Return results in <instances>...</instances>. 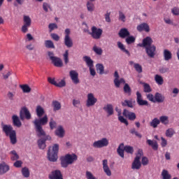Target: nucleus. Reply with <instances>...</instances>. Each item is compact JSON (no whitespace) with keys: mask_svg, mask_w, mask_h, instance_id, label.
<instances>
[{"mask_svg":"<svg viewBox=\"0 0 179 179\" xmlns=\"http://www.w3.org/2000/svg\"><path fill=\"white\" fill-rule=\"evenodd\" d=\"M48 123V116H47V115H45L43 117L39 119H35V121L33 122L37 136L38 138L44 136L42 139L45 141V142H47V141H51L52 139L50 135L45 136V131L43 129V125H47Z\"/></svg>","mask_w":179,"mask_h":179,"instance_id":"nucleus-1","label":"nucleus"},{"mask_svg":"<svg viewBox=\"0 0 179 179\" xmlns=\"http://www.w3.org/2000/svg\"><path fill=\"white\" fill-rule=\"evenodd\" d=\"M45 47L46 48H55V45H54V42L51 40L45 41Z\"/></svg>","mask_w":179,"mask_h":179,"instance_id":"nucleus-43","label":"nucleus"},{"mask_svg":"<svg viewBox=\"0 0 179 179\" xmlns=\"http://www.w3.org/2000/svg\"><path fill=\"white\" fill-rule=\"evenodd\" d=\"M58 150H59V145L55 144L52 146V150L49 148L48 152V157L50 162H57L58 160Z\"/></svg>","mask_w":179,"mask_h":179,"instance_id":"nucleus-4","label":"nucleus"},{"mask_svg":"<svg viewBox=\"0 0 179 179\" xmlns=\"http://www.w3.org/2000/svg\"><path fill=\"white\" fill-rule=\"evenodd\" d=\"M123 115L124 117H126V118H128L129 121H135L136 120V114L134 112H131L127 109L123 110Z\"/></svg>","mask_w":179,"mask_h":179,"instance_id":"nucleus-17","label":"nucleus"},{"mask_svg":"<svg viewBox=\"0 0 179 179\" xmlns=\"http://www.w3.org/2000/svg\"><path fill=\"white\" fill-rule=\"evenodd\" d=\"M36 113L37 117H38V118H41V117H43L45 113V110H44V108H43V106L39 105L36 106Z\"/></svg>","mask_w":179,"mask_h":179,"instance_id":"nucleus-29","label":"nucleus"},{"mask_svg":"<svg viewBox=\"0 0 179 179\" xmlns=\"http://www.w3.org/2000/svg\"><path fill=\"white\" fill-rule=\"evenodd\" d=\"M175 133L174 129L169 128L166 131V136H167V138H172Z\"/></svg>","mask_w":179,"mask_h":179,"instance_id":"nucleus-52","label":"nucleus"},{"mask_svg":"<svg viewBox=\"0 0 179 179\" xmlns=\"http://www.w3.org/2000/svg\"><path fill=\"white\" fill-rule=\"evenodd\" d=\"M137 31H145V33H149L150 31V27H149V24L146 22H143L140 24H138L136 27Z\"/></svg>","mask_w":179,"mask_h":179,"instance_id":"nucleus-18","label":"nucleus"},{"mask_svg":"<svg viewBox=\"0 0 179 179\" xmlns=\"http://www.w3.org/2000/svg\"><path fill=\"white\" fill-rule=\"evenodd\" d=\"M96 68V71L99 75H103L104 73V66L102 64H97Z\"/></svg>","mask_w":179,"mask_h":179,"instance_id":"nucleus-36","label":"nucleus"},{"mask_svg":"<svg viewBox=\"0 0 179 179\" xmlns=\"http://www.w3.org/2000/svg\"><path fill=\"white\" fill-rule=\"evenodd\" d=\"M145 48V52L150 58H155V55H156V46L152 45V46H148Z\"/></svg>","mask_w":179,"mask_h":179,"instance_id":"nucleus-16","label":"nucleus"},{"mask_svg":"<svg viewBox=\"0 0 179 179\" xmlns=\"http://www.w3.org/2000/svg\"><path fill=\"white\" fill-rule=\"evenodd\" d=\"M144 93H150L152 92V87L146 83H143Z\"/></svg>","mask_w":179,"mask_h":179,"instance_id":"nucleus-44","label":"nucleus"},{"mask_svg":"<svg viewBox=\"0 0 179 179\" xmlns=\"http://www.w3.org/2000/svg\"><path fill=\"white\" fill-rule=\"evenodd\" d=\"M155 80L157 85H162L163 83H164V80L163 79V77L162 76L157 74L155 76Z\"/></svg>","mask_w":179,"mask_h":179,"instance_id":"nucleus-35","label":"nucleus"},{"mask_svg":"<svg viewBox=\"0 0 179 179\" xmlns=\"http://www.w3.org/2000/svg\"><path fill=\"white\" fill-rule=\"evenodd\" d=\"M117 47L120 48L123 52H125L129 57L131 55V53H129V51L128 50L125 49V47L124 46V44L121 42H117Z\"/></svg>","mask_w":179,"mask_h":179,"instance_id":"nucleus-37","label":"nucleus"},{"mask_svg":"<svg viewBox=\"0 0 179 179\" xmlns=\"http://www.w3.org/2000/svg\"><path fill=\"white\" fill-rule=\"evenodd\" d=\"M52 62L55 66H57V68H62V66H64L62 59L59 57H56L55 59L52 60Z\"/></svg>","mask_w":179,"mask_h":179,"instance_id":"nucleus-25","label":"nucleus"},{"mask_svg":"<svg viewBox=\"0 0 179 179\" xmlns=\"http://www.w3.org/2000/svg\"><path fill=\"white\" fill-rule=\"evenodd\" d=\"M118 20H120V22H122V23H125V22H127V16H125L124 12L121 10L119 11Z\"/></svg>","mask_w":179,"mask_h":179,"instance_id":"nucleus-39","label":"nucleus"},{"mask_svg":"<svg viewBox=\"0 0 179 179\" xmlns=\"http://www.w3.org/2000/svg\"><path fill=\"white\" fill-rule=\"evenodd\" d=\"M49 179H64V176H62V173L59 171V169H56L52 171L51 173L48 175Z\"/></svg>","mask_w":179,"mask_h":179,"instance_id":"nucleus-12","label":"nucleus"},{"mask_svg":"<svg viewBox=\"0 0 179 179\" xmlns=\"http://www.w3.org/2000/svg\"><path fill=\"white\" fill-rule=\"evenodd\" d=\"M20 89H22L23 93H30L31 92V88L27 84L20 85Z\"/></svg>","mask_w":179,"mask_h":179,"instance_id":"nucleus-34","label":"nucleus"},{"mask_svg":"<svg viewBox=\"0 0 179 179\" xmlns=\"http://www.w3.org/2000/svg\"><path fill=\"white\" fill-rule=\"evenodd\" d=\"M143 156V151L138 150V153L131 164L132 170H139L142 167V163H141V159Z\"/></svg>","mask_w":179,"mask_h":179,"instance_id":"nucleus-5","label":"nucleus"},{"mask_svg":"<svg viewBox=\"0 0 179 179\" xmlns=\"http://www.w3.org/2000/svg\"><path fill=\"white\" fill-rule=\"evenodd\" d=\"M102 164L104 173L108 176V177H110L111 170H110V167H108V161L107 159H103Z\"/></svg>","mask_w":179,"mask_h":179,"instance_id":"nucleus-19","label":"nucleus"},{"mask_svg":"<svg viewBox=\"0 0 179 179\" xmlns=\"http://www.w3.org/2000/svg\"><path fill=\"white\" fill-rule=\"evenodd\" d=\"M65 86H66V83L65 82V80H62L59 83H56L57 87H65Z\"/></svg>","mask_w":179,"mask_h":179,"instance_id":"nucleus-58","label":"nucleus"},{"mask_svg":"<svg viewBox=\"0 0 179 179\" xmlns=\"http://www.w3.org/2000/svg\"><path fill=\"white\" fill-rule=\"evenodd\" d=\"M118 34L121 38H126L129 37V36H131V33H129V31H128L127 28H122Z\"/></svg>","mask_w":179,"mask_h":179,"instance_id":"nucleus-20","label":"nucleus"},{"mask_svg":"<svg viewBox=\"0 0 179 179\" xmlns=\"http://www.w3.org/2000/svg\"><path fill=\"white\" fill-rule=\"evenodd\" d=\"M49 127L51 130L55 129L57 128V122L54 119L51 118L49 122Z\"/></svg>","mask_w":179,"mask_h":179,"instance_id":"nucleus-54","label":"nucleus"},{"mask_svg":"<svg viewBox=\"0 0 179 179\" xmlns=\"http://www.w3.org/2000/svg\"><path fill=\"white\" fill-rule=\"evenodd\" d=\"M93 51L96 54V55H101L103 54V49L94 45L92 48Z\"/></svg>","mask_w":179,"mask_h":179,"instance_id":"nucleus-50","label":"nucleus"},{"mask_svg":"<svg viewBox=\"0 0 179 179\" xmlns=\"http://www.w3.org/2000/svg\"><path fill=\"white\" fill-rule=\"evenodd\" d=\"M13 125L14 127H17V128H20L22 127V122H20V119H19V116L16 115H13L12 116Z\"/></svg>","mask_w":179,"mask_h":179,"instance_id":"nucleus-22","label":"nucleus"},{"mask_svg":"<svg viewBox=\"0 0 179 179\" xmlns=\"http://www.w3.org/2000/svg\"><path fill=\"white\" fill-rule=\"evenodd\" d=\"M20 118L22 121L26 120H30L31 118V114H30V111L29 109L26 108V106L22 107L20 111Z\"/></svg>","mask_w":179,"mask_h":179,"instance_id":"nucleus-10","label":"nucleus"},{"mask_svg":"<svg viewBox=\"0 0 179 179\" xmlns=\"http://www.w3.org/2000/svg\"><path fill=\"white\" fill-rule=\"evenodd\" d=\"M163 55L164 61H170L173 58V54L167 49L164 50Z\"/></svg>","mask_w":179,"mask_h":179,"instance_id":"nucleus-28","label":"nucleus"},{"mask_svg":"<svg viewBox=\"0 0 179 179\" xmlns=\"http://www.w3.org/2000/svg\"><path fill=\"white\" fill-rule=\"evenodd\" d=\"M166 100V97L159 92H156L155 94L154 103H164Z\"/></svg>","mask_w":179,"mask_h":179,"instance_id":"nucleus-21","label":"nucleus"},{"mask_svg":"<svg viewBox=\"0 0 179 179\" xmlns=\"http://www.w3.org/2000/svg\"><path fill=\"white\" fill-rule=\"evenodd\" d=\"M134 69H136L138 73H142V66L139 64H134Z\"/></svg>","mask_w":179,"mask_h":179,"instance_id":"nucleus-59","label":"nucleus"},{"mask_svg":"<svg viewBox=\"0 0 179 179\" xmlns=\"http://www.w3.org/2000/svg\"><path fill=\"white\" fill-rule=\"evenodd\" d=\"M153 44V39H152L150 36L145 37L143 39L142 43H139L138 47H143V48H146L148 47H151Z\"/></svg>","mask_w":179,"mask_h":179,"instance_id":"nucleus-15","label":"nucleus"},{"mask_svg":"<svg viewBox=\"0 0 179 179\" xmlns=\"http://www.w3.org/2000/svg\"><path fill=\"white\" fill-rule=\"evenodd\" d=\"M78 160V155L76 154H66L65 156L60 158L61 166L64 169H66L69 164H73Z\"/></svg>","mask_w":179,"mask_h":179,"instance_id":"nucleus-3","label":"nucleus"},{"mask_svg":"<svg viewBox=\"0 0 179 179\" xmlns=\"http://www.w3.org/2000/svg\"><path fill=\"white\" fill-rule=\"evenodd\" d=\"M135 37H134L133 36H129L126 38L125 41L127 43V44H134V43H135Z\"/></svg>","mask_w":179,"mask_h":179,"instance_id":"nucleus-49","label":"nucleus"},{"mask_svg":"<svg viewBox=\"0 0 179 179\" xmlns=\"http://www.w3.org/2000/svg\"><path fill=\"white\" fill-rule=\"evenodd\" d=\"M2 131L4 132L6 136H8L12 145L17 143V138L16 137V130L13 129V127L10 124H3L2 126Z\"/></svg>","mask_w":179,"mask_h":179,"instance_id":"nucleus-2","label":"nucleus"},{"mask_svg":"<svg viewBox=\"0 0 179 179\" xmlns=\"http://www.w3.org/2000/svg\"><path fill=\"white\" fill-rule=\"evenodd\" d=\"M70 78L74 83V85H78V83H80V80H79V73H77L75 70H71L69 72Z\"/></svg>","mask_w":179,"mask_h":179,"instance_id":"nucleus-13","label":"nucleus"},{"mask_svg":"<svg viewBox=\"0 0 179 179\" xmlns=\"http://www.w3.org/2000/svg\"><path fill=\"white\" fill-rule=\"evenodd\" d=\"M130 134H131V135H136L137 136V138H139L141 139V138H142V134H139V132H138V131H136V128H132L129 130Z\"/></svg>","mask_w":179,"mask_h":179,"instance_id":"nucleus-51","label":"nucleus"},{"mask_svg":"<svg viewBox=\"0 0 179 179\" xmlns=\"http://www.w3.org/2000/svg\"><path fill=\"white\" fill-rule=\"evenodd\" d=\"M91 37L94 40H100L101 38V34H103V29L97 28L95 26L92 27L91 32H89Z\"/></svg>","mask_w":179,"mask_h":179,"instance_id":"nucleus-6","label":"nucleus"},{"mask_svg":"<svg viewBox=\"0 0 179 179\" xmlns=\"http://www.w3.org/2000/svg\"><path fill=\"white\" fill-rule=\"evenodd\" d=\"M118 120L120 121L122 124H125V125L128 126V120L125 119L123 116H121V111H118Z\"/></svg>","mask_w":179,"mask_h":179,"instance_id":"nucleus-45","label":"nucleus"},{"mask_svg":"<svg viewBox=\"0 0 179 179\" xmlns=\"http://www.w3.org/2000/svg\"><path fill=\"white\" fill-rule=\"evenodd\" d=\"M124 148V143H122L120 145V146L117 148V153L118 155L120 156V157L124 158V149H122Z\"/></svg>","mask_w":179,"mask_h":179,"instance_id":"nucleus-48","label":"nucleus"},{"mask_svg":"<svg viewBox=\"0 0 179 179\" xmlns=\"http://www.w3.org/2000/svg\"><path fill=\"white\" fill-rule=\"evenodd\" d=\"M55 135L58 138H64L65 136V130L62 126H59L55 131Z\"/></svg>","mask_w":179,"mask_h":179,"instance_id":"nucleus-23","label":"nucleus"},{"mask_svg":"<svg viewBox=\"0 0 179 179\" xmlns=\"http://www.w3.org/2000/svg\"><path fill=\"white\" fill-rule=\"evenodd\" d=\"M122 107H129V108H134V103L132 100H124L122 102Z\"/></svg>","mask_w":179,"mask_h":179,"instance_id":"nucleus-33","label":"nucleus"},{"mask_svg":"<svg viewBox=\"0 0 179 179\" xmlns=\"http://www.w3.org/2000/svg\"><path fill=\"white\" fill-rule=\"evenodd\" d=\"M83 59L84 62H85L87 66H88V68L90 67H94V62H93V60L92 59V58L89 56H84L83 57Z\"/></svg>","mask_w":179,"mask_h":179,"instance_id":"nucleus-27","label":"nucleus"},{"mask_svg":"<svg viewBox=\"0 0 179 179\" xmlns=\"http://www.w3.org/2000/svg\"><path fill=\"white\" fill-rule=\"evenodd\" d=\"M23 164V162L20 160H17L14 164V167H16L17 169H19L22 167V165Z\"/></svg>","mask_w":179,"mask_h":179,"instance_id":"nucleus-62","label":"nucleus"},{"mask_svg":"<svg viewBox=\"0 0 179 179\" xmlns=\"http://www.w3.org/2000/svg\"><path fill=\"white\" fill-rule=\"evenodd\" d=\"M48 29H49L50 33H51L52 30H55V29H58V25H57V24L55 23H50L48 25Z\"/></svg>","mask_w":179,"mask_h":179,"instance_id":"nucleus-57","label":"nucleus"},{"mask_svg":"<svg viewBox=\"0 0 179 179\" xmlns=\"http://www.w3.org/2000/svg\"><path fill=\"white\" fill-rule=\"evenodd\" d=\"M171 12L173 13V15H174L175 16H178L179 15V8L178 7H174L172 10Z\"/></svg>","mask_w":179,"mask_h":179,"instance_id":"nucleus-64","label":"nucleus"},{"mask_svg":"<svg viewBox=\"0 0 179 179\" xmlns=\"http://www.w3.org/2000/svg\"><path fill=\"white\" fill-rule=\"evenodd\" d=\"M109 143L110 141L107 138H102L101 140L94 141L92 144V146L96 149H101V148H107Z\"/></svg>","mask_w":179,"mask_h":179,"instance_id":"nucleus-7","label":"nucleus"},{"mask_svg":"<svg viewBox=\"0 0 179 179\" xmlns=\"http://www.w3.org/2000/svg\"><path fill=\"white\" fill-rule=\"evenodd\" d=\"M124 150L126 153H130L132 155L134 153V148L129 145H126L124 147Z\"/></svg>","mask_w":179,"mask_h":179,"instance_id":"nucleus-55","label":"nucleus"},{"mask_svg":"<svg viewBox=\"0 0 179 179\" xmlns=\"http://www.w3.org/2000/svg\"><path fill=\"white\" fill-rule=\"evenodd\" d=\"M64 64L65 65H67L69 62V51L66 50L65 52L63 55Z\"/></svg>","mask_w":179,"mask_h":179,"instance_id":"nucleus-47","label":"nucleus"},{"mask_svg":"<svg viewBox=\"0 0 179 179\" xmlns=\"http://www.w3.org/2000/svg\"><path fill=\"white\" fill-rule=\"evenodd\" d=\"M22 174L23 177L25 178H29L30 177V171H29V168L24 167L22 169Z\"/></svg>","mask_w":179,"mask_h":179,"instance_id":"nucleus-40","label":"nucleus"},{"mask_svg":"<svg viewBox=\"0 0 179 179\" xmlns=\"http://www.w3.org/2000/svg\"><path fill=\"white\" fill-rule=\"evenodd\" d=\"M136 94L137 104H138L139 106H146L147 107H148L149 102L146 100H143L142 94H141L139 91H137Z\"/></svg>","mask_w":179,"mask_h":179,"instance_id":"nucleus-14","label":"nucleus"},{"mask_svg":"<svg viewBox=\"0 0 179 179\" xmlns=\"http://www.w3.org/2000/svg\"><path fill=\"white\" fill-rule=\"evenodd\" d=\"M162 179H171V175L169 173V171L164 169L161 174Z\"/></svg>","mask_w":179,"mask_h":179,"instance_id":"nucleus-38","label":"nucleus"},{"mask_svg":"<svg viewBox=\"0 0 179 179\" xmlns=\"http://www.w3.org/2000/svg\"><path fill=\"white\" fill-rule=\"evenodd\" d=\"M38 146L39 149H45V140L43 138L38 140Z\"/></svg>","mask_w":179,"mask_h":179,"instance_id":"nucleus-46","label":"nucleus"},{"mask_svg":"<svg viewBox=\"0 0 179 179\" xmlns=\"http://www.w3.org/2000/svg\"><path fill=\"white\" fill-rule=\"evenodd\" d=\"M148 100L149 101H152V103H155V96L153 94H148L146 95Z\"/></svg>","mask_w":179,"mask_h":179,"instance_id":"nucleus-63","label":"nucleus"},{"mask_svg":"<svg viewBox=\"0 0 179 179\" xmlns=\"http://www.w3.org/2000/svg\"><path fill=\"white\" fill-rule=\"evenodd\" d=\"M147 143L149 146H152L153 150H157L159 149V144H157V141H153L152 140H147Z\"/></svg>","mask_w":179,"mask_h":179,"instance_id":"nucleus-30","label":"nucleus"},{"mask_svg":"<svg viewBox=\"0 0 179 179\" xmlns=\"http://www.w3.org/2000/svg\"><path fill=\"white\" fill-rule=\"evenodd\" d=\"M123 89H124V93H129V94H131V87H129V85L127 83L124 84Z\"/></svg>","mask_w":179,"mask_h":179,"instance_id":"nucleus-60","label":"nucleus"},{"mask_svg":"<svg viewBox=\"0 0 179 179\" xmlns=\"http://www.w3.org/2000/svg\"><path fill=\"white\" fill-rule=\"evenodd\" d=\"M10 159L12 162H15L16 160H19V155H17V152H16V150H12L10 152Z\"/></svg>","mask_w":179,"mask_h":179,"instance_id":"nucleus-42","label":"nucleus"},{"mask_svg":"<svg viewBox=\"0 0 179 179\" xmlns=\"http://www.w3.org/2000/svg\"><path fill=\"white\" fill-rule=\"evenodd\" d=\"M43 10H45V12H48V9H50V10H51V5L47 2H43Z\"/></svg>","mask_w":179,"mask_h":179,"instance_id":"nucleus-56","label":"nucleus"},{"mask_svg":"<svg viewBox=\"0 0 179 179\" xmlns=\"http://www.w3.org/2000/svg\"><path fill=\"white\" fill-rule=\"evenodd\" d=\"M114 77V83L115 85H118V80L120 79V75L118 74V71H115Z\"/></svg>","mask_w":179,"mask_h":179,"instance_id":"nucleus-61","label":"nucleus"},{"mask_svg":"<svg viewBox=\"0 0 179 179\" xmlns=\"http://www.w3.org/2000/svg\"><path fill=\"white\" fill-rule=\"evenodd\" d=\"M87 97L86 106L87 107H93V106L97 103V99L94 97L92 93L88 94Z\"/></svg>","mask_w":179,"mask_h":179,"instance_id":"nucleus-11","label":"nucleus"},{"mask_svg":"<svg viewBox=\"0 0 179 179\" xmlns=\"http://www.w3.org/2000/svg\"><path fill=\"white\" fill-rule=\"evenodd\" d=\"M24 24L21 28L22 33H27L29 31V27L31 26V18L29 15H24L23 17Z\"/></svg>","mask_w":179,"mask_h":179,"instance_id":"nucleus-9","label":"nucleus"},{"mask_svg":"<svg viewBox=\"0 0 179 179\" xmlns=\"http://www.w3.org/2000/svg\"><path fill=\"white\" fill-rule=\"evenodd\" d=\"M103 110L107 113L108 117H110V115H113V114H114V108L113 107L112 104H107L103 107Z\"/></svg>","mask_w":179,"mask_h":179,"instance_id":"nucleus-26","label":"nucleus"},{"mask_svg":"<svg viewBox=\"0 0 179 179\" xmlns=\"http://www.w3.org/2000/svg\"><path fill=\"white\" fill-rule=\"evenodd\" d=\"M160 124V120L157 117H155L150 122V126L152 128H157V127Z\"/></svg>","mask_w":179,"mask_h":179,"instance_id":"nucleus-32","label":"nucleus"},{"mask_svg":"<svg viewBox=\"0 0 179 179\" xmlns=\"http://www.w3.org/2000/svg\"><path fill=\"white\" fill-rule=\"evenodd\" d=\"M52 106L53 107V111H59L61 110V103L58 101H53Z\"/></svg>","mask_w":179,"mask_h":179,"instance_id":"nucleus-31","label":"nucleus"},{"mask_svg":"<svg viewBox=\"0 0 179 179\" xmlns=\"http://www.w3.org/2000/svg\"><path fill=\"white\" fill-rule=\"evenodd\" d=\"M159 121L162 122V124H164V125H167V124H169V117L161 116L159 117Z\"/></svg>","mask_w":179,"mask_h":179,"instance_id":"nucleus-53","label":"nucleus"},{"mask_svg":"<svg viewBox=\"0 0 179 179\" xmlns=\"http://www.w3.org/2000/svg\"><path fill=\"white\" fill-rule=\"evenodd\" d=\"M10 170L9 166L6 164H0V176H2Z\"/></svg>","mask_w":179,"mask_h":179,"instance_id":"nucleus-24","label":"nucleus"},{"mask_svg":"<svg viewBox=\"0 0 179 179\" xmlns=\"http://www.w3.org/2000/svg\"><path fill=\"white\" fill-rule=\"evenodd\" d=\"M87 9L88 12H94V4L91 1H88L87 2Z\"/></svg>","mask_w":179,"mask_h":179,"instance_id":"nucleus-41","label":"nucleus"},{"mask_svg":"<svg viewBox=\"0 0 179 179\" xmlns=\"http://www.w3.org/2000/svg\"><path fill=\"white\" fill-rule=\"evenodd\" d=\"M65 36H64V45L67 48H71L73 47V41H72V38H71V29H66L64 31Z\"/></svg>","mask_w":179,"mask_h":179,"instance_id":"nucleus-8","label":"nucleus"}]
</instances>
